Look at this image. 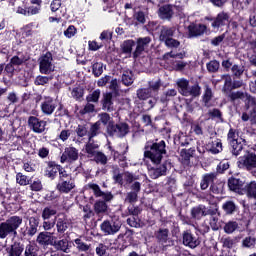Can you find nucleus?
I'll return each instance as SVG.
<instances>
[{
    "instance_id": "1",
    "label": "nucleus",
    "mask_w": 256,
    "mask_h": 256,
    "mask_svg": "<svg viewBox=\"0 0 256 256\" xmlns=\"http://www.w3.org/2000/svg\"><path fill=\"white\" fill-rule=\"evenodd\" d=\"M166 153L165 141H160L158 143L148 142L145 145L144 157L146 159H150L153 165H155L148 168V175L151 177V179H159V177L167 175V170L171 169V163L169 161L159 165L163 159V155Z\"/></svg>"
},
{
    "instance_id": "2",
    "label": "nucleus",
    "mask_w": 256,
    "mask_h": 256,
    "mask_svg": "<svg viewBox=\"0 0 256 256\" xmlns=\"http://www.w3.org/2000/svg\"><path fill=\"white\" fill-rule=\"evenodd\" d=\"M23 225V217L11 216L6 221L0 222V239H7L9 235H17V229Z\"/></svg>"
},
{
    "instance_id": "3",
    "label": "nucleus",
    "mask_w": 256,
    "mask_h": 256,
    "mask_svg": "<svg viewBox=\"0 0 256 256\" xmlns=\"http://www.w3.org/2000/svg\"><path fill=\"white\" fill-rule=\"evenodd\" d=\"M176 85L178 86L180 95H183V97H192V99H195V97L201 95V87L198 84L189 86V80L185 78L178 79Z\"/></svg>"
},
{
    "instance_id": "4",
    "label": "nucleus",
    "mask_w": 256,
    "mask_h": 256,
    "mask_svg": "<svg viewBox=\"0 0 256 256\" xmlns=\"http://www.w3.org/2000/svg\"><path fill=\"white\" fill-rule=\"evenodd\" d=\"M73 189H75V180L67 173V171H61L57 190L60 193H71Z\"/></svg>"
},
{
    "instance_id": "5",
    "label": "nucleus",
    "mask_w": 256,
    "mask_h": 256,
    "mask_svg": "<svg viewBox=\"0 0 256 256\" xmlns=\"http://www.w3.org/2000/svg\"><path fill=\"white\" fill-rule=\"evenodd\" d=\"M40 73L43 75H49L55 71V65L53 64V55L51 52H47L39 59Z\"/></svg>"
},
{
    "instance_id": "6",
    "label": "nucleus",
    "mask_w": 256,
    "mask_h": 256,
    "mask_svg": "<svg viewBox=\"0 0 256 256\" xmlns=\"http://www.w3.org/2000/svg\"><path fill=\"white\" fill-rule=\"evenodd\" d=\"M219 209L216 208H207L205 205H198L191 209V215L193 219L198 221L207 217V215H217Z\"/></svg>"
},
{
    "instance_id": "7",
    "label": "nucleus",
    "mask_w": 256,
    "mask_h": 256,
    "mask_svg": "<svg viewBox=\"0 0 256 256\" xmlns=\"http://www.w3.org/2000/svg\"><path fill=\"white\" fill-rule=\"evenodd\" d=\"M100 228L104 235H115L121 229V222L117 220H105L100 225Z\"/></svg>"
},
{
    "instance_id": "8",
    "label": "nucleus",
    "mask_w": 256,
    "mask_h": 256,
    "mask_svg": "<svg viewBox=\"0 0 256 256\" xmlns=\"http://www.w3.org/2000/svg\"><path fill=\"white\" fill-rule=\"evenodd\" d=\"M79 159V150L75 147H67L64 149L62 156L60 158L61 163H74Z\"/></svg>"
},
{
    "instance_id": "9",
    "label": "nucleus",
    "mask_w": 256,
    "mask_h": 256,
    "mask_svg": "<svg viewBox=\"0 0 256 256\" xmlns=\"http://www.w3.org/2000/svg\"><path fill=\"white\" fill-rule=\"evenodd\" d=\"M28 125L34 133H44L45 127H47V122L40 120L39 118L35 116H30L28 118Z\"/></svg>"
},
{
    "instance_id": "10",
    "label": "nucleus",
    "mask_w": 256,
    "mask_h": 256,
    "mask_svg": "<svg viewBox=\"0 0 256 256\" xmlns=\"http://www.w3.org/2000/svg\"><path fill=\"white\" fill-rule=\"evenodd\" d=\"M57 109V102L51 97H46L41 103V111L44 115H53Z\"/></svg>"
},
{
    "instance_id": "11",
    "label": "nucleus",
    "mask_w": 256,
    "mask_h": 256,
    "mask_svg": "<svg viewBox=\"0 0 256 256\" xmlns=\"http://www.w3.org/2000/svg\"><path fill=\"white\" fill-rule=\"evenodd\" d=\"M201 241L197 236H194L193 233L186 231L183 233V245L186 247H190V249H195V247H199Z\"/></svg>"
},
{
    "instance_id": "12",
    "label": "nucleus",
    "mask_w": 256,
    "mask_h": 256,
    "mask_svg": "<svg viewBox=\"0 0 256 256\" xmlns=\"http://www.w3.org/2000/svg\"><path fill=\"white\" fill-rule=\"evenodd\" d=\"M228 187L230 191H234V193H238V195H243L245 193V183L239 179L230 178L228 180Z\"/></svg>"
},
{
    "instance_id": "13",
    "label": "nucleus",
    "mask_w": 256,
    "mask_h": 256,
    "mask_svg": "<svg viewBox=\"0 0 256 256\" xmlns=\"http://www.w3.org/2000/svg\"><path fill=\"white\" fill-rule=\"evenodd\" d=\"M207 19L208 21H213L211 25L214 29H219V27H224V25H229V14L225 12H220L214 20L209 18Z\"/></svg>"
},
{
    "instance_id": "14",
    "label": "nucleus",
    "mask_w": 256,
    "mask_h": 256,
    "mask_svg": "<svg viewBox=\"0 0 256 256\" xmlns=\"http://www.w3.org/2000/svg\"><path fill=\"white\" fill-rule=\"evenodd\" d=\"M88 187L93 190L95 197H102L104 201H111L113 199V194H111V192L101 191V187L95 183L88 184Z\"/></svg>"
},
{
    "instance_id": "15",
    "label": "nucleus",
    "mask_w": 256,
    "mask_h": 256,
    "mask_svg": "<svg viewBox=\"0 0 256 256\" xmlns=\"http://www.w3.org/2000/svg\"><path fill=\"white\" fill-rule=\"evenodd\" d=\"M71 227V221L65 215H59L56 219V229L58 233H65Z\"/></svg>"
},
{
    "instance_id": "16",
    "label": "nucleus",
    "mask_w": 256,
    "mask_h": 256,
    "mask_svg": "<svg viewBox=\"0 0 256 256\" xmlns=\"http://www.w3.org/2000/svg\"><path fill=\"white\" fill-rule=\"evenodd\" d=\"M149 43H151V38L150 37H144V38H139L137 40V47L135 52L133 53V57L137 59V57L149 47Z\"/></svg>"
},
{
    "instance_id": "17",
    "label": "nucleus",
    "mask_w": 256,
    "mask_h": 256,
    "mask_svg": "<svg viewBox=\"0 0 256 256\" xmlns=\"http://www.w3.org/2000/svg\"><path fill=\"white\" fill-rule=\"evenodd\" d=\"M61 171H65L61 165L50 162L46 168V175L50 177V179H55L57 173H59V179H61Z\"/></svg>"
},
{
    "instance_id": "18",
    "label": "nucleus",
    "mask_w": 256,
    "mask_h": 256,
    "mask_svg": "<svg viewBox=\"0 0 256 256\" xmlns=\"http://www.w3.org/2000/svg\"><path fill=\"white\" fill-rule=\"evenodd\" d=\"M188 31H189L190 37H199L203 35L205 31H207V26L203 24H190L188 26Z\"/></svg>"
},
{
    "instance_id": "19",
    "label": "nucleus",
    "mask_w": 256,
    "mask_h": 256,
    "mask_svg": "<svg viewBox=\"0 0 256 256\" xmlns=\"http://www.w3.org/2000/svg\"><path fill=\"white\" fill-rule=\"evenodd\" d=\"M207 149L212 155H217L223 151V143L219 139L210 140Z\"/></svg>"
},
{
    "instance_id": "20",
    "label": "nucleus",
    "mask_w": 256,
    "mask_h": 256,
    "mask_svg": "<svg viewBox=\"0 0 256 256\" xmlns=\"http://www.w3.org/2000/svg\"><path fill=\"white\" fill-rule=\"evenodd\" d=\"M54 240L55 238L49 232H41L36 239L39 245H44V246L53 245Z\"/></svg>"
},
{
    "instance_id": "21",
    "label": "nucleus",
    "mask_w": 256,
    "mask_h": 256,
    "mask_svg": "<svg viewBox=\"0 0 256 256\" xmlns=\"http://www.w3.org/2000/svg\"><path fill=\"white\" fill-rule=\"evenodd\" d=\"M173 35H175V28H169V27L163 26L160 31L159 39L160 41H163L164 43H166L173 37Z\"/></svg>"
},
{
    "instance_id": "22",
    "label": "nucleus",
    "mask_w": 256,
    "mask_h": 256,
    "mask_svg": "<svg viewBox=\"0 0 256 256\" xmlns=\"http://www.w3.org/2000/svg\"><path fill=\"white\" fill-rule=\"evenodd\" d=\"M52 247L57 251H62L63 253H68L69 251V240L62 239V240H54L52 242Z\"/></svg>"
},
{
    "instance_id": "23",
    "label": "nucleus",
    "mask_w": 256,
    "mask_h": 256,
    "mask_svg": "<svg viewBox=\"0 0 256 256\" xmlns=\"http://www.w3.org/2000/svg\"><path fill=\"white\" fill-rule=\"evenodd\" d=\"M246 47H248V58L251 63V65H254L256 67V41L248 42L246 44Z\"/></svg>"
},
{
    "instance_id": "24",
    "label": "nucleus",
    "mask_w": 256,
    "mask_h": 256,
    "mask_svg": "<svg viewBox=\"0 0 256 256\" xmlns=\"http://www.w3.org/2000/svg\"><path fill=\"white\" fill-rule=\"evenodd\" d=\"M158 15L160 19H171L173 17V8L171 5H164L159 8Z\"/></svg>"
},
{
    "instance_id": "25",
    "label": "nucleus",
    "mask_w": 256,
    "mask_h": 256,
    "mask_svg": "<svg viewBox=\"0 0 256 256\" xmlns=\"http://www.w3.org/2000/svg\"><path fill=\"white\" fill-rule=\"evenodd\" d=\"M243 165L248 169H256V154L250 153L247 156H245Z\"/></svg>"
},
{
    "instance_id": "26",
    "label": "nucleus",
    "mask_w": 256,
    "mask_h": 256,
    "mask_svg": "<svg viewBox=\"0 0 256 256\" xmlns=\"http://www.w3.org/2000/svg\"><path fill=\"white\" fill-rule=\"evenodd\" d=\"M215 173H210V174H206L204 175L201 183H200V187L202 189V191H205V189H208L209 185H211V183H213V181H215Z\"/></svg>"
},
{
    "instance_id": "27",
    "label": "nucleus",
    "mask_w": 256,
    "mask_h": 256,
    "mask_svg": "<svg viewBox=\"0 0 256 256\" xmlns=\"http://www.w3.org/2000/svg\"><path fill=\"white\" fill-rule=\"evenodd\" d=\"M103 109L113 111V94L110 92L103 95Z\"/></svg>"
},
{
    "instance_id": "28",
    "label": "nucleus",
    "mask_w": 256,
    "mask_h": 256,
    "mask_svg": "<svg viewBox=\"0 0 256 256\" xmlns=\"http://www.w3.org/2000/svg\"><path fill=\"white\" fill-rule=\"evenodd\" d=\"M133 81H135V76L131 70H124L122 73V83L129 87V85H133Z\"/></svg>"
},
{
    "instance_id": "29",
    "label": "nucleus",
    "mask_w": 256,
    "mask_h": 256,
    "mask_svg": "<svg viewBox=\"0 0 256 256\" xmlns=\"http://www.w3.org/2000/svg\"><path fill=\"white\" fill-rule=\"evenodd\" d=\"M24 247L21 245V243H14L10 250L8 251V256H21L23 251H24Z\"/></svg>"
},
{
    "instance_id": "30",
    "label": "nucleus",
    "mask_w": 256,
    "mask_h": 256,
    "mask_svg": "<svg viewBox=\"0 0 256 256\" xmlns=\"http://www.w3.org/2000/svg\"><path fill=\"white\" fill-rule=\"evenodd\" d=\"M97 149H99V145L92 143L91 140L85 145V153L88 157H94L98 153Z\"/></svg>"
},
{
    "instance_id": "31",
    "label": "nucleus",
    "mask_w": 256,
    "mask_h": 256,
    "mask_svg": "<svg viewBox=\"0 0 256 256\" xmlns=\"http://www.w3.org/2000/svg\"><path fill=\"white\" fill-rule=\"evenodd\" d=\"M39 247L35 243H29L25 246L24 256H37Z\"/></svg>"
},
{
    "instance_id": "32",
    "label": "nucleus",
    "mask_w": 256,
    "mask_h": 256,
    "mask_svg": "<svg viewBox=\"0 0 256 256\" xmlns=\"http://www.w3.org/2000/svg\"><path fill=\"white\" fill-rule=\"evenodd\" d=\"M37 227H39V219L35 217H30L28 235H31V237H33V235L37 233Z\"/></svg>"
},
{
    "instance_id": "33",
    "label": "nucleus",
    "mask_w": 256,
    "mask_h": 256,
    "mask_svg": "<svg viewBox=\"0 0 256 256\" xmlns=\"http://www.w3.org/2000/svg\"><path fill=\"white\" fill-rule=\"evenodd\" d=\"M152 95L153 92L149 88H140L137 90V97L142 101L149 99Z\"/></svg>"
},
{
    "instance_id": "34",
    "label": "nucleus",
    "mask_w": 256,
    "mask_h": 256,
    "mask_svg": "<svg viewBox=\"0 0 256 256\" xmlns=\"http://www.w3.org/2000/svg\"><path fill=\"white\" fill-rule=\"evenodd\" d=\"M74 243V246L76 247V249H78V251L86 253V251H89V249H91V245L83 242L81 238L75 239Z\"/></svg>"
},
{
    "instance_id": "35",
    "label": "nucleus",
    "mask_w": 256,
    "mask_h": 256,
    "mask_svg": "<svg viewBox=\"0 0 256 256\" xmlns=\"http://www.w3.org/2000/svg\"><path fill=\"white\" fill-rule=\"evenodd\" d=\"M222 209L227 215H233V213H235V209H237V206L235 205V202L227 201L222 205Z\"/></svg>"
},
{
    "instance_id": "36",
    "label": "nucleus",
    "mask_w": 256,
    "mask_h": 256,
    "mask_svg": "<svg viewBox=\"0 0 256 256\" xmlns=\"http://www.w3.org/2000/svg\"><path fill=\"white\" fill-rule=\"evenodd\" d=\"M237 229H239V224L236 221H229L224 226V231L228 235H231V233H235V231H237Z\"/></svg>"
},
{
    "instance_id": "37",
    "label": "nucleus",
    "mask_w": 256,
    "mask_h": 256,
    "mask_svg": "<svg viewBox=\"0 0 256 256\" xmlns=\"http://www.w3.org/2000/svg\"><path fill=\"white\" fill-rule=\"evenodd\" d=\"M53 215H57V210H55L53 207H45L42 211V219L44 221H47L48 219L52 218Z\"/></svg>"
},
{
    "instance_id": "38",
    "label": "nucleus",
    "mask_w": 256,
    "mask_h": 256,
    "mask_svg": "<svg viewBox=\"0 0 256 256\" xmlns=\"http://www.w3.org/2000/svg\"><path fill=\"white\" fill-rule=\"evenodd\" d=\"M107 203L105 201H97L94 204V211L97 213V215H100L101 213H107Z\"/></svg>"
},
{
    "instance_id": "39",
    "label": "nucleus",
    "mask_w": 256,
    "mask_h": 256,
    "mask_svg": "<svg viewBox=\"0 0 256 256\" xmlns=\"http://www.w3.org/2000/svg\"><path fill=\"white\" fill-rule=\"evenodd\" d=\"M101 133V126H100V122H96L94 123L89 131V141H91V139H93V137H97V135H99Z\"/></svg>"
},
{
    "instance_id": "40",
    "label": "nucleus",
    "mask_w": 256,
    "mask_h": 256,
    "mask_svg": "<svg viewBox=\"0 0 256 256\" xmlns=\"http://www.w3.org/2000/svg\"><path fill=\"white\" fill-rule=\"evenodd\" d=\"M129 133V126L125 123L117 124L116 135L117 137H125Z\"/></svg>"
},
{
    "instance_id": "41",
    "label": "nucleus",
    "mask_w": 256,
    "mask_h": 256,
    "mask_svg": "<svg viewBox=\"0 0 256 256\" xmlns=\"http://www.w3.org/2000/svg\"><path fill=\"white\" fill-rule=\"evenodd\" d=\"M113 121L111 120V116L107 113H101L98 115V121L97 123H100V127L101 124L104 126H108L109 124H111Z\"/></svg>"
},
{
    "instance_id": "42",
    "label": "nucleus",
    "mask_w": 256,
    "mask_h": 256,
    "mask_svg": "<svg viewBox=\"0 0 256 256\" xmlns=\"http://www.w3.org/2000/svg\"><path fill=\"white\" fill-rule=\"evenodd\" d=\"M230 147H232V154L235 155L236 157L237 155H239V153L243 151V144H241L239 140L236 142H230Z\"/></svg>"
},
{
    "instance_id": "43",
    "label": "nucleus",
    "mask_w": 256,
    "mask_h": 256,
    "mask_svg": "<svg viewBox=\"0 0 256 256\" xmlns=\"http://www.w3.org/2000/svg\"><path fill=\"white\" fill-rule=\"evenodd\" d=\"M92 73L94 77H101V75H103V63H94L92 65Z\"/></svg>"
},
{
    "instance_id": "44",
    "label": "nucleus",
    "mask_w": 256,
    "mask_h": 256,
    "mask_svg": "<svg viewBox=\"0 0 256 256\" xmlns=\"http://www.w3.org/2000/svg\"><path fill=\"white\" fill-rule=\"evenodd\" d=\"M134 45H135V41L133 40L124 41L122 44L123 53H127L128 55H131V51H133Z\"/></svg>"
},
{
    "instance_id": "45",
    "label": "nucleus",
    "mask_w": 256,
    "mask_h": 256,
    "mask_svg": "<svg viewBox=\"0 0 256 256\" xmlns=\"http://www.w3.org/2000/svg\"><path fill=\"white\" fill-rule=\"evenodd\" d=\"M16 182L18 183V185L25 186L29 185L30 180L27 176L23 175V173H17Z\"/></svg>"
},
{
    "instance_id": "46",
    "label": "nucleus",
    "mask_w": 256,
    "mask_h": 256,
    "mask_svg": "<svg viewBox=\"0 0 256 256\" xmlns=\"http://www.w3.org/2000/svg\"><path fill=\"white\" fill-rule=\"evenodd\" d=\"M109 89L113 91L114 94L121 95V88H119V81H117V79L110 81Z\"/></svg>"
},
{
    "instance_id": "47",
    "label": "nucleus",
    "mask_w": 256,
    "mask_h": 256,
    "mask_svg": "<svg viewBox=\"0 0 256 256\" xmlns=\"http://www.w3.org/2000/svg\"><path fill=\"white\" fill-rule=\"evenodd\" d=\"M107 245L100 243L98 244V246L96 247L95 251H96V255L98 256H109V253L107 252Z\"/></svg>"
},
{
    "instance_id": "48",
    "label": "nucleus",
    "mask_w": 256,
    "mask_h": 256,
    "mask_svg": "<svg viewBox=\"0 0 256 256\" xmlns=\"http://www.w3.org/2000/svg\"><path fill=\"white\" fill-rule=\"evenodd\" d=\"M156 237H157V239H159V241H162V243H165L167 241V238L169 237V230L168 229H160L156 233Z\"/></svg>"
},
{
    "instance_id": "49",
    "label": "nucleus",
    "mask_w": 256,
    "mask_h": 256,
    "mask_svg": "<svg viewBox=\"0 0 256 256\" xmlns=\"http://www.w3.org/2000/svg\"><path fill=\"white\" fill-rule=\"evenodd\" d=\"M228 141L229 143H234L239 141V132L231 128L228 132Z\"/></svg>"
},
{
    "instance_id": "50",
    "label": "nucleus",
    "mask_w": 256,
    "mask_h": 256,
    "mask_svg": "<svg viewBox=\"0 0 256 256\" xmlns=\"http://www.w3.org/2000/svg\"><path fill=\"white\" fill-rule=\"evenodd\" d=\"M99 97H101V90L97 89L87 96V101L89 103H97V101H99Z\"/></svg>"
},
{
    "instance_id": "51",
    "label": "nucleus",
    "mask_w": 256,
    "mask_h": 256,
    "mask_svg": "<svg viewBox=\"0 0 256 256\" xmlns=\"http://www.w3.org/2000/svg\"><path fill=\"white\" fill-rule=\"evenodd\" d=\"M219 62L216 60H212L207 64V70L209 71V73H217V71H219Z\"/></svg>"
},
{
    "instance_id": "52",
    "label": "nucleus",
    "mask_w": 256,
    "mask_h": 256,
    "mask_svg": "<svg viewBox=\"0 0 256 256\" xmlns=\"http://www.w3.org/2000/svg\"><path fill=\"white\" fill-rule=\"evenodd\" d=\"M256 239L255 237L248 236L242 241L243 247L253 248L255 247Z\"/></svg>"
},
{
    "instance_id": "53",
    "label": "nucleus",
    "mask_w": 256,
    "mask_h": 256,
    "mask_svg": "<svg viewBox=\"0 0 256 256\" xmlns=\"http://www.w3.org/2000/svg\"><path fill=\"white\" fill-rule=\"evenodd\" d=\"M247 94L237 91V92H231L228 97L231 101H237L238 99H245Z\"/></svg>"
},
{
    "instance_id": "54",
    "label": "nucleus",
    "mask_w": 256,
    "mask_h": 256,
    "mask_svg": "<svg viewBox=\"0 0 256 256\" xmlns=\"http://www.w3.org/2000/svg\"><path fill=\"white\" fill-rule=\"evenodd\" d=\"M25 61H27V59H25L24 56H13L10 60V63L16 67H19V65H23Z\"/></svg>"
},
{
    "instance_id": "55",
    "label": "nucleus",
    "mask_w": 256,
    "mask_h": 256,
    "mask_svg": "<svg viewBox=\"0 0 256 256\" xmlns=\"http://www.w3.org/2000/svg\"><path fill=\"white\" fill-rule=\"evenodd\" d=\"M148 89L152 92V94L157 93V91H159V89H161V80L149 82Z\"/></svg>"
},
{
    "instance_id": "56",
    "label": "nucleus",
    "mask_w": 256,
    "mask_h": 256,
    "mask_svg": "<svg viewBox=\"0 0 256 256\" xmlns=\"http://www.w3.org/2000/svg\"><path fill=\"white\" fill-rule=\"evenodd\" d=\"M94 160L96 161V163H100L101 165H107V156L102 152H98L94 156Z\"/></svg>"
},
{
    "instance_id": "57",
    "label": "nucleus",
    "mask_w": 256,
    "mask_h": 256,
    "mask_svg": "<svg viewBox=\"0 0 256 256\" xmlns=\"http://www.w3.org/2000/svg\"><path fill=\"white\" fill-rule=\"evenodd\" d=\"M64 35L67 37V39H71L72 37H75L77 35V28L75 26L70 25L65 31Z\"/></svg>"
},
{
    "instance_id": "58",
    "label": "nucleus",
    "mask_w": 256,
    "mask_h": 256,
    "mask_svg": "<svg viewBox=\"0 0 256 256\" xmlns=\"http://www.w3.org/2000/svg\"><path fill=\"white\" fill-rule=\"evenodd\" d=\"M246 107L247 109H256V99L246 94Z\"/></svg>"
},
{
    "instance_id": "59",
    "label": "nucleus",
    "mask_w": 256,
    "mask_h": 256,
    "mask_svg": "<svg viewBox=\"0 0 256 256\" xmlns=\"http://www.w3.org/2000/svg\"><path fill=\"white\" fill-rule=\"evenodd\" d=\"M227 169H229V160H222L217 166L218 173H223Z\"/></svg>"
},
{
    "instance_id": "60",
    "label": "nucleus",
    "mask_w": 256,
    "mask_h": 256,
    "mask_svg": "<svg viewBox=\"0 0 256 256\" xmlns=\"http://www.w3.org/2000/svg\"><path fill=\"white\" fill-rule=\"evenodd\" d=\"M51 81V78L47 76H38L35 79V85H47Z\"/></svg>"
},
{
    "instance_id": "61",
    "label": "nucleus",
    "mask_w": 256,
    "mask_h": 256,
    "mask_svg": "<svg viewBox=\"0 0 256 256\" xmlns=\"http://www.w3.org/2000/svg\"><path fill=\"white\" fill-rule=\"evenodd\" d=\"M88 47L90 51H99L103 47V43H98L97 41H89Z\"/></svg>"
},
{
    "instance_id": "62",
    "label": "nucleus",
    "mask_w": 256,
    "mask_h": 256,
    "mask_svg": "<svg viewBox=\"0 0 256 256\" xmlns=\"http://www.w3.org/2000/svg\"><path fill=\"white\" fill-rule=\"evenodd\" d=\"M41 11V6H30L27 8V17H31V15H37Z\"/></svg>"
},
{
    "instance_id": "63",
    "label": "nucleus",
    "mask_w": 256,
    "mask_h": 256,
    "mask_svg": "<svg viewBox=\"0 0 256 256\" xmlns=\"http://www.w3.org/2000/svg\"><path fill=\"white\" fill-rule=\"evenodd\" d=\"M166 47H170V48H175L177 49V47H179V45H181V42H179V40L170 38L169 40H166V42H164Z\"/></svg>"
},
{
    "instance_id": "64",
    "label": "nucleus",
    "mask_w": 256,
    "mask_h": 256,
    "mask_svg": "<svg viewBox=\"0 0 256 256\" xmlns=\"http://www.w3.org/2000/svg\"><path fill=\"white\" fill-rule=\"evenodd\" d=\"M123 177H124V181H126V183H133V181H137V179H138L137 176H135L129 172H124Z\"/></svg>"
}]
</instances>
